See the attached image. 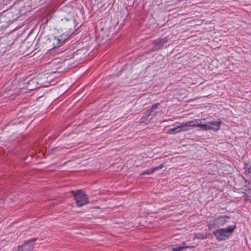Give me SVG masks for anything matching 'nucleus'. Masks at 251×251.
Masks as SVG:
<instances>
[{
	"mask_svg": "<svg viewBox=\"0 0 251 251\" xmlns=\"http://www.w3.org/2000/svg\"><path fill=\"white\" fill-rule=\"evenodd\" d=\"M235 226H230L225 228H221L213 231V234L218 241H223L227 239L235 228Z\"/></svg>",
	"mask_w": 251,
	"mask_h": 251,
	"instance_id": "f257e3e1",
	"label": "nucleus"
},
{
	"mask_svg": "<svg viewBox=\"0 0 251 251\" xmlns=\"http://www.w3.org/2000/svg\"><path fill=\"white\" fill-rule=\"evenodd\" d=\"M198 120H194L192 121H190L189 122H194L193 126H189L192 127H200L201 129L202 130H207L208 129H212L214 131H218L220 129V125L222 123L221 121H212L210 122H207L206 124H196Z\"/></svg>",
	"mask_w": 251,
	"mask_h": 251,
	"instance_id": "f03ea898",
	"label": "nucleus"
},
{
	"mask_svg": "<svg viewBox=\"0 0 251 251\" xmlns=\"http://www.w3.org/2000/svg\"><path fill=\"white\" fill-rule=\"evenodd\" d=\"M70 193L73 195L74 200L78 206H82L88 202L86 195L81 190H77L76 191L72 190Z\"/></svg>",
	"mask_w": 251,
	"mask_h": 251,
	"instance_id": "7ed1b4c3",
	"label": "nucleus"
},
{
	"mask_svg": "<svg viewBox=\"0 0 251 251\" xmlns=\"http://www.w3.org/2000/svg\"><path fill=\"white\" fill-rule=\"evenodd\" d=\"M65 40L62 38H57L56 37L50 35L46 41V45L50 50L58 48L64 43Z\"/></svg>",
	"mask_w": 251,
	"mask_h": 251,
	"instance_id": "20e7f679",
	"label": "nucleus"
},
{
	"mask_svg": "<svg viewBox=\"0 0 251 251\" xmlns=\"http://www.w3.org/2000/svg\"><path fill=\"white\" fill-rule=\"evenodd\" d=\"M61 25L64 30H70L76 27L75 19L71 17L70 18H65L61 20Z\"/></svg>",
	"mask_w": 251,
	"mask_h": 251,
	"instance_id": "39448f33",
	"label": "nucleus"
},
{
	"mask_svg": "<svg viewBox=\"0 0 251 251\" xmlns=\"http://www.w3.org/2000/svg\"><path fill=\"white\" fill-rule=\"evenodd\" d=\"M194 122H187L181 123L179 126L168 129V133L170 134H175L181 131H187L189 129V126H193Z\"/></svg>",
	"mask_w": 251,
	"mask_h": 251,
	"instance_id": "423d86ee",
	"label": "nucleus"
},
{
	"mask_svg": "<svg viewBox=\"0 0 251 251\" xmlns=\"http://www.w3.org/2000/svg\"><path fill=\"white\" fill-rule=\"evenodd\" d=\"M37 238H34L25 241L22 245L24 251H33Z\"/></svg>",
	"mask_w": 251,
	"mask_h": 251,
	"instance_id": "0eeeda50",
	"label": "nucleus"
},
{
	"mask_svg": "<svg viewBox=\"0 0 251 251\" xmlns=\"http://www.w3.org/2000/svg\"><path fill=\"white\" fill-rule=\"evenodd\" d=\"M148 111L151 113V116L153 118L161 111L160 103L157 102L153 104Z\"/></svg>",
	"mask_w": 251,
	"mask_h": 251,
	"instance_id": "6e6552de",
	"label": "nucleus"
},
{
	"mask_svg": "<svg viewBox=\"0 0 251 251\" xmlns=\"http://www.w3.org/2000/svg\"><path fill=\"white\" fill-rule=\"evenodd\" d=\"M229 218L228 216H220L214 220V224L217 227L223 226L227 222L226 219Z\"/></svg>",
	"mask_w": 251,
	"mask_h": 251,
	"instance_id": "1a4fd4ad",
	"label": "nucleus"
},
{
	"mask_svg": "<svg viewBox=\"0 0 251 251\" xmlns=\"http://www.w3.org/2000/svg\"><path fill=\"white\" fill-rule=\"evenodd\" d=\"M152 117L151 115V113L149 111L147 110L144 113L143 116L140 120V123H144L145 124H149L150 121L152 119Z\"/></svg>",
	"mask_w": 251,
	"mask_h": 251,
	"instance_id": "9d476101",
	"label": "nucleus"
},
{
	"mask_svg": "<svg viewBox=\"0 0 251 251\" xmlns=\"http://www.w3.org/2000/svg\"><path fill=\"white\" fill-rule=\"evenodd\" d=\"M168 41V37H166L154 41V50H157L161 48L165 43Z\"/></svg>",
	"mask_w": 251,
	"mask_h": 251,
	"instance_id": "9b49d317",
	"label": "nucleus"
},
{
	"mask_svg": "<svg viewBox=\"0 0 251 251\" xmlns=\"http://www.w3.org/2000/svg\"><path fill=\"white\" fill-rule=\"evenodd\" d=\"M188 248V247H187V246H176V247L173 248L172 249V250L173 251H181L184 249Z\"/></svg>",
	"mask_w": 251,
	"mask_h": 251,
	"instance_id": "f8f14e48",
	"label": "nucleus"
},
{
	"mask_svg": "<svg viewBox=\"0 0 251 251\" xmlns=\"http://www.w3.org/2000/svg\"><path fill=\"white\" fill-rule=\"evenodd\" d=\"M155 171L154 168H150L147 170L146 171L142 173L141 175L144 176L145 175H150Z\"/></svg>",
	"mask_w": 251,
	"mask_h": 251,
	"instance_id": "ddd939ff",
	"label": "nucleus"
},
{
	"mask_svg": "<svg viewBox=\"0 0 251 251\" xmlns=\"http://www.w3.org/2000/svg\"><path fill=\"white\" fill-rule=\"evenodd\" d=\"M245 169L246 172L248 174H251V166H249L247 164H245Z\"/></svg>",
	"mask_w": 251,
	"mask_h": 251,
	"instance_id": "4468645a",
	"label": "nucleus"
},
{
	"mask_svg": "<svg viewBox=\"0 0 251 251\" xmlns=\"http://www.w3.org/2000/svg\"><path fill=\"white\" fill-rule=\"evenodd\" d=\"M208 226L209 229L216 227L214 224V220L213 221L212 223L208 224Z\"/></svg>",
	"mask_w": 251,
	"mask_h": 251,
	"instance_id": "2eb2a0df",
	"label": "nucleus"
},
{
	"mask_svg": "<svg viewBox=\"0 0 251 251\" xmlns=\"http://www.w3.org/2000/svg\"><path fill=\"white\" fill-rule=\"evenodd\" d=\"M163 168V165L160 164L159 166L154 167V170L156 171Z\"/></svg>",
	"mask_w": 251,
	"mask_h": 251,
	"instance_id": "dca6fc26",
	"label": "nucleus"
},
{
	"mask_svg": "<svg viewBox=\"0 0 251 251\" xmlns=\"http://www.w3.org/2000/svg\"><path fill=\"white\" fill-rule=\"evenodd\" d=\"M16 251H24L23 247H22V245L19 246L18 249L16 250Z\"/></svg>",
	"mask_w": 251,
	"mask_h": 251,
	"instance_id": "f3484780",
	"label": "nucleus"
},
{
	"mask_svg": "<svg viewBox=\"0 0 251 251\" xmlns=\"http://www.w3.org/2000/svg\"><path fill=\"white\" fill-rule=\"evenodd\" d=\"M34 82V80H30L28 82V85H30Z\"/></svg>",
	"mask_w": 251,
	"mask_h": 251,
	"instance_id": "a211bd4d",
	"label": "nucleus"
},
{
	"mask_svg": "<svg viewBox=\"0 0 251 251\" xmlns=\"http://www.w3.org/2000/svg\"><path fill=\"white\" fill-rule=\"evenodd\" d=\"M206 238V237L205 236H201L202 239H205Z\"/></svg>",
	"mask_w": 251,
	"mask_h": 251,
	"instance_id": "6ab92c4d",
	"label": "nucleus"
},
{
	"mask_svg": "<svg viewBox=\"0 0 251 251\" xmlns=\"http://www.w3.org/2000/svg\"><path fill=\"white\" fill-rule=\"evenodd\" d=\"M30 90H32V89H33L34 88H30Z\"/></svg>",
	"mask_w": 251,
	"mask_h": 251,
	"instance_id": "aec40b11",
	"label": "nucleus"
},
{
	"mask_svg": "<svg viewBox=\"0 0 251 251\" xmlns=\"http://www.w3.org/2000/svg\"><path fill=\"white\" fill-rule=\"evenodd\" d=\"M58 149V148H55L54 150H56V149Z\"/></svg>",
	"mask_w": 251,
	"mask_h": 251,
	"instance_id": "412c9836",
	"label": "nucleus"
}]
</instances>
